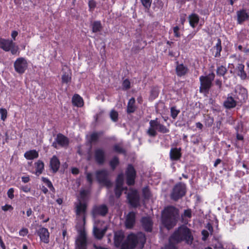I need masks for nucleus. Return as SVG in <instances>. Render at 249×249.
Here are the masks:
<instances>
[{
	"instance_id": "nucleus-6",
	"label": "nucleus",
	"mask_w": 249,
	"mask_h": 249,
	"mask_svg": "<svg viewBox=\"0 0 249 249\" xmlns=\"http://www.w3.org/2000/svg\"><path fill=\"white\" fill-rule=\"evenodd\" d=\"M0 48L6 52L11 51L13 54H15L18 51L19 48L13 40L0 38Z\"/></svg>"
},
{
	"instance_id": "nucleus-27",
	"label": "nucleus",
	"mask_w": 249,
	"mask_h": 249,
	"mask_svg": "<svg viewBox=\"0 0 249 249\" xmlns=\"http://www.w3.org/2000/svg\"><path fill=\"white\" fill-rule=\"evenodd\" d=\"M72 103L77 107H81L84 105L83 99L78 94L74 95L72 98Z\"/></svg>"
},
{
	"instance_id": "nucleus-55",
	"label": "nucleus",
	"mask_w": 249,
	"mask_h": 249,
	"mask_svg": "<svg viewBox=\"0 0 249 249\" xmlns=\"http://www.w3.org/2000/svg\"><path fill=\"white\" fill-rule=\"evenodd\" d=\"M21 189L25 193L29 192L31 190V188L27 186L22 187Z\"/></svg>"
},
{
	"instance_id": "nucleus-30",
	"label": "nucleus",
	"mask_w": 249,
	"mask_h": 249,
	"mask_svg": "<svg viewBox=\"0 0 249 249\" xmlns=\"http://www.w3.org/2000/svg\"><path fill=\"white\" fill-rule=\"evenodd\" d=\"M238 75L242 79H245L247 78V74L244 71V66L242 64H238L237 66Z\"/></svg>"
},
{
	"instance_id": "nucleus-37",
	"label": "nucleus",
	"mask_w": 249,
	"mask_h": 249,
	"mask_svg": "<svg viewBox=\"0 0 249 249\" xmlns=\"http://www.w3.org/2000/svg\"><path fill=\"white\" fill-rule=\"evenodd\" d=\"M110 116L111 120L113 121L116 122V121H117V120L118 119V112L114 110H112L110 113Z\"/></svg>"
},
{
	"instance_id": "nucleus-5",
	"label": "nucleus",
	"mask_w": 249,
	"mask_h": 249,
	"mask_svg": "<svg viewBox=\"0 0 249 249\" xmlns=\"http://www.w3.org/2000/svg\"><path fill=\"white\" fill-rule=\"evenodd\" d=\"M150 127L147 133L151 137H154L157 135L156 130L162 133L169 132V130L165 126L159 123L157 120H151L149 122Z\"/></svg>"
},
{
	"instance_id": "nucleus-34",
	"label": "nucleus",
	"mask_w": 249,
	"mask_h": 249,
	"mask_svg": "<svg viewBox=\"0 0 249 249\" xmlns=\"http://www.w3.org/2000/svg\"><path fill=\"white\" fill-rule=\"evenodd\" d=\"M102 28L101 23L99 21H95L92 25V31L97 32L101 30Z\"/></svg>"
},
{
	"instance_id": "nucleus-8",
	"label": "nucleus",
	"mask_w": 249,
	"mask_h": 249,
	"mask_svg": "<svg viewBox=\"0 0 249 249\" xmlns=\"http://www.w3.org/2000/svg\"><path fill=\"white\" fill-rule=\"evenodd\" d=\"M104 223L103 222H97L95 221L93 226V233L96 238L98 239H101L105 234L107 226H103Z\"/></svg>"
},
{
	"instance_id": "nucleus-52",
	"label": "nucleus",
	"mask_w": 249,
	"mask_h": 249,
	"mask_svg": "<svg viewBox=\"0 0 249 249\" xmlns=\"http://www.w3.org/2000/svg\"><path fill=\"white\" fill-rule=\"evenodd\" d=\"M28 232V230L26 228H23L19 231V233L20 236H24L27 234Z\"/></svg>"
},
{
	"instance_id": "nucleus-51",
	"label": "nucleus",
	"mask_w": 249,
	"mask_h": 249,
	"mask_svg": "<svg viewBox=\"0 0 249 249\" xmlns=\"http://www.w3.org/2000/svg\"><path fill=\"white\" fill-rule=\"evenodd\" d=\"M202 235L203 236L202 239L203 240L205 241V240H206L207 238L209 236V232L206 230H203L202 231Z\"/></svg>"
},
{
	"instance_id": "nucleus-26",
	"label": "nucleus",
	"mask_w": 249,
	"mask_h": 249,
	"mask_svg": "<svg viewBox=\"0 0 249 249\" xmlns=\"http://www.w3.org/2000/svg\"><path fill=\"white\" fill-rule=\"evenodd\" d=\"M188 72V68L183 64H178L176 67V72L178 76L184 75Z\"/></svg>"
},
{
	"instance_id": "nucleus-11",
	"label": "nucleus",
	"mask_w": 249,
	"mask_h": 249,
	"mask_svg": "<svg viewBox=\"0 0 249 249\" xmlns=\"http://www.w3.org/2000/svg\"><path fill=\"white\" fill-rule=\"evenodd\" d=\"M185 193V186L182 183H179L176 185L173 189L171 195L172 198L174 200H178L182 197Z\"/></svg>"
},
{
	"instance_id": "nucleus-17",
	"label": "nucleus",
	"mask_w": 249,
	"mask_h": 249,
	"mask_svg": "<svg viewBox=\"0 0 249 249\" xmlns=\"http://www.w3.org/2000/svg\"><path fill=\"white\" fill-rule=\"evenodd\" d=\"M95 159L97 162L99 164L104 163L105 160L104 151L101 148L97 149L95 151Z\"/></svg>"
},
{
	"instance_id": "nucleus-15",
	"label": "nucleus",
	"mask_w": 249,
	"mask_h": 249,
	"mask_svg": "<svg viewBox=\"0 0 249 249\" xmlns=\"http://www.w3.org/2000/svg\"><path fill=\"white\" fill-rule=\"evenodd\" d=\"M124 182V176L121 174L118 175L116 179V186L115 189V194L117 197H119L121 195V191L124 189L122 187Z\"/></svg>"
},
{
	"instance_id": "nucleus-16",
	"label": "nucleus",
	"mask_w": 249,
	"mask_h": 249,
	"mask_svg": "<svg viewBox=\"0 0 249 249\" xmlns=\"http://www.w3.org/2000/svg\"><path fill=\"white\" fill-rule=\"evenodd\" d=\"M38 234L40 240L44 243H48L49 242V232L47 229L41 228L38 231Z\"/></svg>"
},
{
	"instance_id": "nucleus-62",
	"label": "nucleus",
	"mask_w": 249,
	"mask_h": 249,
	"mask_svg": "<svg viewBox=\"0 0 249 249\" xmlns=\"http://www.w3.org/2000/svg\"><path fill=\"white\" fill-rule=\"evenodd\" d=\"M208 230L210 231V232H212L213 231V227L210 224H208L207 226Z\"/></svg>"
},
{
	"instance_id": "nucleus-3",
	"label": "nucleus",
	"mask_w": 249,
	"mask_h": 249,
	"mask_svg": "<svg viewBox=\"0 0 249 249\" xmlns=\"http://www.w3.org/2000/svg\"><path fill=\"white\" fill-rule=\"evenodd\" d=\"M193 240V236L191 231L185 226L179 227L171 236V241L176 243L185 241L187 244H191Z\"/></svg>"
},
{
	"instance_id": "nucleus-21",
	"label": "nucleus",
	"mask_w": 249,
	"mask_h": 249,
	"mask_svg": "<svg viewBox=\"0 0 249 249\" xmlns=\"http://www.w3.org/2000/svg\"><path fill=\"white\" fill-rule=\"evenodd\" d=\"M55 141L58 144L61 146H66L69 144L68 139L61 134L57 135Z\"/></svg>"
},
{
	"instance_id": "nucleus-33",
	"label": "nucleus",
	"mask_w": 249,
	"mask_h": 249,
	"mask_svg": "<svg viewBox=\"0 0 249 249\" xmlns=\"http://www.w3.org/2000/svg\"><path fill=\"white\" fill-rule=\"evenodd\" d=\"M178 243H176L174 241H171V237L169 238V243L166 245L164 249H177L176 244Z\"/></svg>"
},
{
	"instance_id": "nucleus-42",
	"label": "nucleus",
	"mask_w": 249,
	"mask_h": 249,
	"mask_svg": "<svg viewBox=\"0 0 249 249\" xmlns=\"http://www.w3.org/2000/svg\"><path fill=\"white\" fill-rule=\"evenodd\" d=\"M213 246L215 249H222L223 248L222 243L216 239L214 240L213 242Z\"/></svg>"
},
{
	"instance_id": "nucleus-24",
	"label": "nucleus",
	"mask_w": 249,
	"mask_h": 249,
	"mask_svg": "<svg viewBox=\"0 0 249 249\" xmlns=\"http://www.w3.org/2000/svg\"><path fill=\"white\" fill-rule=\"evenodd\" d=\"M181 157L180 150L177 148H172L170 152V157L171 160H177Z\"/></svg>"
},
{
	"instance_id": "nucleus-25",
	"label": "nucleus",
	"mask_w": 249,
	"mask_h": 249,
	"mask_svg": "<svg viewBox=\"0 0 249 249\" xmlns=\"http://www.w3.org/2000/svg\"><path fill=\"white\" fill-rule=\"evenodd\" d=\"M188 18L190 25L193 28H195L199 20L198 16L194 13L189 15Z\"/></svg>"
},
{
	"instance_id": "nucleus-22",
	"label": "nucleus",
	"mask_w": 249,
	"mask_h": 249,
	"mask_svg": "<svg viewBox=\"0 0 249 249\" xmlns=\"http://www.w3.org/2000/svg\"><path fill=\"white\" fill-rule=\"evenodd\" d=\"M50 166L53 172H56L58 171L60 166V162L55 156H53L51 159Z\"/></svg>"
},
{
	"instance_id": "nucleus-32",
	"label": "nucleus",
	"mask_w": 249,
	"mask_h": 249,
	"mask_svg": "<svg viewBox=\"0 0 249 249\" xmlns=\"http://www.w3.org/2000/svg\"><path fill=\"white\" fill-rule=\"evenodd\" d=\"M71 80V73L69 70L65 72L62 76V81L63 83H68Z\"/></svg>"
},
{
	"instance_id": "nucleus-41",
	"label": "nucleus",
	"mask_w": 249,
	"mask_h": 249,
	"mask_svg": "<svg viewBox=\"0 0 249 249\" xmlns=\"http://www.w3.org/2000/svg\"><path fill=\"white\" fill-rule=\"evenodd\" d=\"M142 5L146 9H149L152 3V0H141Z\"/></svg>"
},
{
	"instance_id": "nucleus-19",
	"label": "nucleus",
	"mask_w": 249,
	"mask_h": 249,
	"mask_svg": "<svg viewBox=\"0 0 249 249\" xmlns=\"http://www.w3.org/2000/svg\"><path fill=\"white\" fill-rule=\"evenodd\" d=\"M135 221V214L133 212L129 213L127 215L126 221H125V226L127 228H131Z\"/></svg>"
},
{
	"instance_id": "nucleus-64",
	"label": "nucleus",
	"mask_w": 249,
	"mask_h": 249,
	"mask_svg": "<svg viewBox=\"0 0 249 249\" xmlns=\"http://www.w3.org/2000/svg\"><path fill=\"white\" fill-rule=\"evenodd\" d=\"M72 173L73 174H77L78 173V170L77 168H72Z\"/></svg>"
},
{
	"instance_id": "nucleus-50",
	"label": "nucleus",
	"mask_w": 249,
	"mask_h": 249,
	"mask_svg": "<svg viewBox=\"0 0 249 249\" xmlns=\"http://www.w3.org/2000/svg\"><path fill=\"white\" fill-rule=\"evenodd\" d=\"M173 31L175 36L177 37L180 36V34L179 33V28L178 26L174 27Z\"/></svg>"
},
{
	"instance_id": "nucleus-14",
	"label": "nucleus",
	"mask_w": 249,
	"mask_h": 249,
	"mask_svg": "<svg viewBox=\"0 0 249 249\" xmlns=\"http://www.w3.org/2000/svg\"><path fill=\"white\" fill-rule=\"evenodd\" d=\"M126 175L127 184L129 185L133 184L136 177V172L133 167L130 165H129L127 168Z\"/></svg>"
},
{
	"instance_id": "nucleus-47",
	"label": "nucleus",
	"mask_w": 249,
	"mask_h": 249,
	"mask_svg": "<svg viewBox=\"0 0 249 249\" xmlns=\"http://www.w3.org/2000/svg\"><path fill=\"white\" fill-rule=\"evenodd\" d=\"M1 209L3 211L6 212V211H12V210H13V207L11 205H10L6 204L4 206H2Z\"/></svg>"
},
{
	"instance_id": "nucleus-36",
	"label": "nucleus",
	"mask_w": 249,
	"mask_h": 249,
	"mask_svg": "<svg viewBox=\"0 0 249 249\" xmlns=\"http://www.w3.org/2000/svg\"><path fill=\"white\" fill-rule=\"evenodd\" d=\"M214 49H216V55H219L221 51V40L220 39L217 40V42L216 45L214 46Z\"/></svg>"
},
{
	"instance_id": "nucleus-4",
	"label": "nucleus",
	"mask_w": 249,
	"mask_h": 249,
	"mask_svg": "<svg viewBox=\"0 0 249 249\" xmlns=\"http://www.w3.org/2000/svg\"><path fill=\"white\" fill-rule=\"evenodd\" d=\"M178 215V210L174 207L166 208L162 214L163 224L168 229H171L176 225Z\"/></svg>"
},
{
	"instance_id": "nucleus-60",
	"label": "nucleus",
	"mask_w": 249,
	"mask_h": 249,
	"mask_svg": "<svg viewBox=\"0 0 249 249\" xmlns=\"http://www.w3.org/2000/svg\"><path fill=\"white\" fill-rule=\"evenodd\" d=\"M32 211L31 208H29V209H28V210L26 212V214H27V216H30L32 214Z\"/></svg>"
},
{
	"instance_id": "nucleus-61",
	"label": "nucleus",
	"mask_w": 249,
	"mask_h": 249,
	"mask_svg": "<svg viewBox=\"0 0 249 249\" xmlns=\"http://www.w3.org/2000/svg\"><path fill=\"white\" fill-rule=\"evenodd\" d=\"M221 162V160L220 159H217L214 163V166L216 167L218 164H219Z\"/></svg>"
},
{
	"instance_id": "nucleus-20",
	"label": "nucleus",
	"mask_w": 249,
	"mask_h": 249,
	"mask_svg": "<svg viewBox=\"0 0 249 249\" xmlns=\"http://www.w3.org/2000/svg\"><path fill=\"white\" fill-rule=\"evenodd\" d=\"M237 21L239 24H241L244 21L247 20L249 16L244 10H240L237 12Z\"/></svg>"
},
{
	"instance_id": "nucleus-57",
	"label": "nucleus",
	"mask_w": 249,
	"mask_h": 249,
	"mask_svg": "<svg viewBox=\"0 0 249 249\" xmlns=\"http://www.w3.org/2000/svg\"><path fill=\"white\" fill-rule=\"evenodd\" d=\"M184 214L186 216L190 217L191 216V212L190 210H185L184 211Z\"/></svg>"
},
{
	"instance_id": "nucleus-48",
	"label": "nucleus",
	"mask_w": 249,
	"mask_h": 249,
	"mask_svg": "<svg viewBox=\"0 0 249 249\" xmlns=\"http://www.w3.org/2000/svg\"><path fill=\"white\" fill-rule=\"evenodd\" d=\"M100 135V133H93L91 135L90 140L92 142L96 141L99 138Z\"/></svg>"
},
{
	"instance_id": "nucleus-54",
	"label": "nucleus",
	"mask_w": 249,
	"mask_h": 249,
	"mask_svg": "<svg viewBox=\"0 0 249 249\" xmlns=\"http://www.w3.org/2000/svg\"><path fill=\"white\" fill-rule=\"evenodd\" d=\"M87 179L89 182L91 183L92 182V176L90 173H87Z\"/></svg>"
},
{
	"instance_id": "nucleus-18",
	"label": "nucleus",
	"mask_w": 249,
	"mask_h": 249,
	"mask_svg": "<svg viewBox=\"0 0 249 249\" xmlns=\"http://www.w3.org/2000/svg\"><path fill=\"white\" fill-rule=\"evenodd\" d=\"M224 106L226 108H233L236 106V101L231 95L229 94L224 102Z\"/></svg>"
},
{
	"instance_id": "nucleus-44",
	"label": "nucleus",
	"mask_w": 249,
	"mask_h": 249,
	"mask_svg": "<svg viewBox=\"0 0 249 249\" xmlns=\"http://www.w3.org/2000/svg\"><path fill=\"white\" fill-rule=\"evenodd\" d=\"M143 195L145 198H149L150 196V193L147 188H144L143 190Z\"/></svg>"
},
{
	"instance_id": "nucleus-38",
	"label": "nucleus",
	"mask_w": 249,
	"mask_h": 249,
	"mask_svg": "<svg viewBox=\"0 0 249 249\" xmlns=\"http://www.w3.org/2000/svg\"><path fill=\"white\" fill-rule=\"evenodd\" d=\"M89 7L90 12H92L96 6V2L93 0H90L89 1Z\"/></svg>"
},
{
	"instance_id": "nucleus-63",
	"label": "nucleus",
	"mask_w": 249,
	"mask_h": 249,
	"mask_svg": "<svg viewBox=\"0 0 249 249\" xmlns=\"http://www.w3.org/2000/svg\"><path fill=\"white\" fill-rule=\"evenodd\" d=\"M236 137H237V139L238 140H243V137L242 135H240L239 134H237V136H236Z\"/></svg>"
},
{
	"instance_id": "nucleus-29",
	"label": "nucleus",
	"mask_w": 249,
	"mask_h": 249,
	"mask_svg": "<svg viewBox=\"0 0 249 249\" xmlns=\"http://www.w3.org/2000/svg\"><path fill=\"white\" fill-rule=\"evenodd\" d=\"M36 172L35 174L38 176L41 174L44 169V165L42 161L38 160L35 163Z\"/></svg>"
},
{
	"instance_id": "nucleus-59",
	"label": "nucleus",
	"mask_w": 249,
	"mask_h": 249,
	"mask_svg": "<svg viewBox=\"0 0 249 249\" xmlns=\"http://www.w3.org/2000/svg\"><path fill=\"white\" fill-rule=\"evenodd\" d=\"M0 246L2 249H5V246L4 245V243L3 242V241L2 240V239H1V237L0 236Z\"/></svg>"
},
{
	"instance_id": "nucleus-35",
	"label": "nucleus",
	"mask_w": 249,
	"mask_h": 249,
	"mask_svg": "<svg viewBox=\"0 0 249 249\" xmlns=\"http://www.w3.org/2000/svg\"><path fill=\"white\" fill-rule=\"evenodd\" d=\"M227 71V69L225 67L222 66L219 67L217 69V74L219 75H224Z\"/></svg>"
},
{
	"instance_id": "nucleus-49",
	"label": "nucleus",
	"mask_w": 249,
	"mask_h": 249,
	"mask_svg": "<svg viewBox=\"0 0 249 249\" xmlns=\"http://www.w3.org/2000/svg\"><path fill=\"white\" fill-rule=\"evenodd\" d=\"M130 83L129 80L125 79L123 83V88L125 89H128L130 88Z\"/></svg>"
},
{
	"instance_id": "nucleus-39",
	"label": "nucleus",
	"mask_w": 249,
	"mask_h": 249,
	"mask_svg": "<svg viewBox=\"0 0 249 249\" xmlns=\"http://www.w3.org/2000/svg\"><path fill=\"white\" fill-rule=\"evenodd\" d=\"M0 114L1 115V119L4 121L7 118V111L5 108H0Z\"/></svg>"
},
{
	"instance_id": "nucleus-10",
	"label": "nucleus",
	"mask_w": 249,
	"mask_h": 249,
	"mask_svg": "<svg viewBox=\"0 0 249 249\" xmlns=\"http://www.w3.org/2000/svg\"><path fill=\"white\" fill-rule=\"evenodd\" d=\"M28 67V63L24 58L19 57L14 63L15 71L18 73H23Z\"/></svg>"
},
{
	"instance_id": "nucleus-43",
	"label": "nucleus",
	"mask_w": 249,
	"mask_h": 249,
	"mask_svg": "<svg viewBox=\"0 0 249 249\" xmlns=\"http://www.w3.org/2000/svg\"><path fill=\"white\" fill-rule=\"evenodd\" d=\"M119 163L118 159L117 158H113L110 162V165L112 168L114 169Z\"/></svg>"
},
{
	"instance_id": "nucleus-45",
	"label": "nucleus",
	"mask_w": 249,
	"mask_h": 249,
	"mask_svg": "<svg viewBox=\"0 0 249 249\" xmlns=\"http://www.w3.org/2000/svg\"><path fill=\"white\" fill-rule=\"evenodd\" d=\"M42 181L46 184V185L50 188L53 189L51 182L47 178H42Z\"/></svg>"
},
{
	"instance_id": "nucleus-7",
	"label": "nucleus",
	"mask_w": 249,
	"mask_h": 249,
	"mask_svg": "<svg viewBox=\"0 0 249 249\" xmlns=\"http://www.w3.org/2000/svg\"><path fill=\"white\" fill-rule=\"evenodd\" d=\"M214 74L211 73L207 76H201L199 77L200 82V91L207 92L211 87L212 82L213 80Z\"/></svg>"
},
{
	"instance_id": "nucleus-40",
	"label": "nucleus",
	"mask_w": 249,
	"mask_h": 249,
	"mask_svg": "<svg viewBox=\"0 0 249 249\" xmlns=\"http://www.w3.org/2000/svg\"><path fill=\"white\" fill-rule=\"evenodd\" d=\"M179 113V110H177L175 107H172L171 108V116L173 119H175L178 113Z\"/></svg>"
},
{
	"instance_id": "nucleus-53",
	"label": "nucleus",
	"mask_w": 249,
	"mask_h": 249,
	"mask_svg": "<svg viewBox=\"0 0 249 249\" xmlns=\"http://www.w3.org/2000/svg\"><path fill=\"white\" fill-rule=\"evenodd\" d=\"M114 150L115 151L119 153L123 152V149L121 146L119 145H116L114 146Z\"/></svg>"
},
{
	"instance_id": "nucleus-13",
	"label": "nucleus",
	"mask_w": 249,
	"mask_h": 249,
	"mask_svg": "<svg viewBox=\"0 0 249 249\" xmlns=\"http://www.w3.org/2000/svg\"><path fill=\"white\" fill-rule=\"evenodd\" d=\"M127 194V198L129 203L133 206L136 207L139 203V196L136 190H131L129 192H125Z\"/></svg>"
},
{
	"instance_id": "nucleus-1",
	"label": "nucleus",
	"mask_w": 249,
	"mask_h": 249,
	"mask_svg": "<svg viewBox=\"0 0 249 249\" xmlns=\"http://www.w3.org/2000/svg\"><path fill=\"white\" fill-rule=\"evenodd\" d=\"M89 192L83 190L80 191L78 198L79 203L76 205V213L78 224L76 227L78 232V236L76 240L77 249H86V234L83 226L85 224L86 214V205L83 201L87 198Z\"/></svg>"
},
{
	"instance_id": "nucleus-28",
	"label": "nucleus",
	"mask_w": 249,
	"mask_h": 249,
	"mask_svg": "<svg viewBox=\"0 0 249 249\" xmlns=\"http://www.w3.org/2000/svg\"><path fill=\"white\" fill-rule=\"evenodd\" d=\"M24 157L26 159L31 160L37 158L38 157V154L35 150H30L25 153Z\"/></svg>"
},
{
	"instance_id": "nucleus-12",
	"label": "nucleus",
	"mask_w": 249,
	"mask_h": 249,
	"mask_svg": "<svg viewBox=\"0 0 249 249\" xmlns=\"http://www.w3.org/2000/svg\"><path fill=\"white\" fill-rule=\"evenodd\" d=\"M108 212V208L105 205L95 206L92 211V215L94 219L98 215L105 216Z\"/></svg>"
},
{
	"instance_id": "nucleus-56",
	"label": "nucleus",
	"mask_w": 249,
	"mask_h": 249,
	"mask_svg": "<svg viewBox=\"0 0 249 249\" xmlns=\"http://www.w3.org/2000/svg\"><path fill=\"white\" fill-rule=\"evenodd\" d=\"M18 35V33L16 31H14L12 32L11 36L14 40H16V37Z\"/></svg>"
},
{
	"instance_id": "nucleus-9",
	"label": "nucleus",
	"mask_w": 249,
	"mask_h": 249,
	"mask_svg": "<svg viewBox=\"0 0 249 249\" xmlns=\"http://www.w3.org/2000/svg\"><path fill=\"white\" fill-rule=\"evenodd\" d=\"M96 178L100 183L109 187L111 185V183L108 179V172L106 170H101L96 172Z\"/></svg>"
},
{
	"instance_id": "nucleus-58",
	"label": "nucleus",
	"mask_w": 249,
	"mask_h": 249,
	"mask_svg": "<svg viewBox=\"0 0 249 249\" xmlns=\"http://www.w3.org/2000/svg\"><path fill=\"white\" fill-rule=\"evenodd\" d=\"M21 179L24 183H27L30 180L29 177H22Z\"/></svg>"
},
{
	"instance_id": "nucleus-31",
	"label": "nucleus",
	"mask_w": 249,
	"mask_h": 249,
	"mask_svg": "<svg viewBox=\"0 0 249 249\" xmlns=\"http://www.w3.org/2000/svg\"><path fill=\"white\" fill-rule=\"evenodd\" d=\"M135 99L133 98H131L128 103L127 111L128 113H132L135 111V107L134 106Z\"/></svg>"
},
{
	"instance_id": "nucleus-46",
	"label": "nucleus",
	"mask_w": 249,
	"mask_h": 249,
	"mask_svg": "<svg viewBox=\"0 0 249 249\" xmlns=\"http://www.w3.org/2000/svg\"><path fill=\"white\" fill-rule=\"evenodd\" d=\"M14 189L13 188H10L7 192V196L8 197L12 199L14 197Z\"/></svg>"
},
{
	"instance_id": "nucleus-2",
	"label": "nucleus",
	"mask_w": 249,
	"mask_h": 249,
	"mask_svg": "<svg viewBox=\"0 0 249 249\" xmlns=\"http://www.w3.org/2000/svg\"><path fill=\"white\" fill-rule=\"evenodd\" d=\"M124 238V234L123 231H118L115 232L114 243L116 247H120L121 249H134L137 245L140 248H142L145 242V235L142 232L137 234H129L127 240L122 243Z\"/></svg>"
},
{
	"instance_id": "nucleus-23",
	"label": "nucleus",
	"mask_w": 249,
	"mask_h": 249,
	"mask_svg": "<svg viewBox=\"0 0 249 249\" xmlns=\"http://www.w3.org/2000/svg\"><path fill=\"white\" fill-rule=\"evenodd\" d=\"M142 222L143 227L146 231H151L153 223L150 217H143L142 219Z\"/></svg>"
}]
</instances>
